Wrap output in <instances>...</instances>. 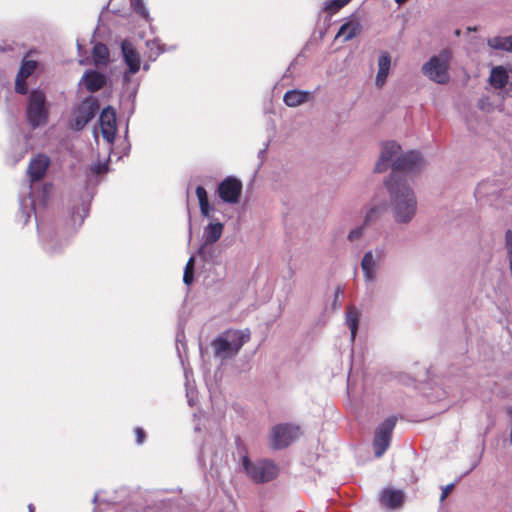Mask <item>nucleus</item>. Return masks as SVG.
Returning a JSON list of instances; mask_svg holds the SVG:
<instances>
[{"label":"nucleus","mask_w":512,"mask_h":512,"mask_svg":"<svg viewBox=\"0 0 512 512\" xmlns=\"http://www.w3.org/2000/svg\"><path fill=\"white\" fill-rule=\"evenodd\" d=\"M380 504L389 509H398L405 501L404 493L401 490L386 488L381 492Z\"/></svg>","instance_id":"16"},{"label":"nucleus","mask_w":512,"mask_h":512,"mask_svg":"<svg viewBox=\"0 0 512 512\" xmlns=\"http://www.w3.org/2000/svg\"><path fill=\"white\" fill-rule=\"evenodd\" d=\"M100 108L99 101L94 96H88L73 111V120L70 127L74 130H82L96 115Z\"/></svg>","instance_id":"6"},{"label":"nucleus","mask_w":512,"mask_h":512,"mask_svg":"<svg viewBox=\"0 0 512 512\" xmlns=\"http://www.w3.org/2000/svg\"><path fill=\"white\" fill-rule=\"evenodd\" d=\"M92 58L96 66H106L110 59L108 47L99 42L92 49Z\"/></svg>","instance_id":"21"},{"label":"nucleus","mask_w":512,"mask_h":512,"mask_svg":"<svg viewBox=\"0 0 512 512\" xmlns=\"http://www.w3.org/2000/svg\"><path fill=\"white\" fill-rule=\"evenodd\" d=\"M453 487H454V485L450 484L442 489L441 500H444L448 496V494L451 492Z\"/></svg>","instance_id":"35"},{"label":"nucleus","mask_w":512,"mask_h":512,"mask_svg":"<svg viewBox=\"0 0 512 512\" xmlns=\"http://www.w3.org/2000/svg\"><path fill=\"white\" fill-rule=\"evenodd\" d=\"M242 465L251 480L257 484L272 481L278 476L279 468L268 459L252 462L247 456L243 457Z\"/></svg>","instance_id":"5"},{"label":"nucleus","mask_w":512,"mask_h":512,"mask_svg":"<svg viewBox=\"0 0 512 512\" xmlns=\"http://www.w3.org/2000/svg\"><path fill=\"white\" fill-rule=\"evenodd\" d=\"M352 0H330L324 3V11L330 15L336 14L343 7L348 5Z\"/></svg>","instance_id":"26"},{"label":"nucleus","mask_w":512,"mask_h":512,"mask_svg":"<svg viewBox=\"0 0 512 512\" xmlns=\"http://www.w3.org/2000/svg\"><path fill=\"white\" fill-rule=\"evenodd\" d=\"M250 340V330H226L216 337L211 346L216 357L230 359L238 354L245 343Z\"/></svg>","instance_id":"2"},{"label":"nucleus","mask_w":512,"mask_h":512,"mask_svg":"<svg viewBox=\"0 0 512 512\" xmlns=\"http://www.w3.org/2000/svg\"><path fill=\"white\" fill-rule=\"evenodd\" d=\"M132 7L133 10L143 17L144 19H147L149 16L148 10L146 9L143 0H132Z\"/></svg>","instance_id":"30"},{"label":"nucleus","mask_w":512,"mask_h":512,"mask_svg":"<svg viewBox=\"0 0 512 512\" xmlns=\"http://www.w3.org/2000/svg\"><path fill=\"white\" fill-rule=\"evenodd\" d=\"M509 261H510V271H511V276H512V256L509 257Z\"/></svg>","instance_id":"38"},{"label":"nucleus","mask_w":512,"mask_h":512,"mask_svg":"<svg viewBox=\"0 0 512 512\" xmlns=\"http://www.w3.org/2000/svg\"><path fill=\"white\" fill-rule=\"evenodd\" d=\"M362 231H363V229L361 227L351 230L348 235V239L350 241H354V240L358 239L362 235Z\"/></svg>","instance_id":"34"},{"label":"nucleus","mask_w":512,"mask_h":512,"mask_svg":"<svg viewBox=\"0 0 512 512\" xmlns=\"http://www.w3.org/2000/svg\"><path fill=\"white\" fill-rule=\"evenodd\" d=\"M97 173L100 172V166H98V168L95 170Z\"/></svg>","instance_id":"40"},{"label":"nucleus","mask_w":512,"mask_h":512,"mask_svg":"<svg viewBox=\"0 0 512 512\" xmlns=\"http://www.w3.org/2000/svg\"><path fill=\"white\" fill-rule=\"evenodd\" d=\"M344 294V290L341 287H337L335 290V299H337L340 295Z\"/></svg>","instance_id":"36"},{"label":"nucleus","mask_w":512,"mask_h":512,"mask_svg":"<svg viewBox=\"0 0 512 512\" xmlns=\"http://www.w3.org/2000/svg\"><path fill=\"white\" fill-rule=\"evenodd\" d=\"M346 322L351 330V337L354 339L359 324V312L354 306H350L348 308L346 313Z\"/></svg>","instance_id":"25"},{"label":"nucleus","mask_w":512,"mask_h":512,"mask_svg":"<svg viewBox=\"0 0 512 512\" xmlns=\"http://www.w3.org/2000/svg\"><path fill=\"white\" fill-rule=\"evenodd\" d=\"M297 427L290 424H278L271 431V446L273 449H282L289 446L297 434Z\"/></svg>","instance_id":"9"},{"label":"nucleus","mask_w":512,"mask_h":512,"mask_svg":"<svg viewBox=\"0 0 512 512\" xmlns=\"http://www.w3.org/2000/svg\"><path fill=\"white\" fill-rule=\"evenodd\" d=\"M49 165L50 159L46 155L39 154L32 158L27 169L30 181L37 182L44 178Z\"/></svg>","instance_id":"11"},{"label":"nucleus","mask_w":512,"mask_h":512,"mask_svg":"<svg viewBox=\"0 0 512 512\" xmlns=\"http://www.w3.org/2000/svg\"><path fill=\"white\" fill-rule=\"evenodd\" d=\"M26 118L33 129L47 124L49 109L44 92L40 90L31 91L28 98Z\"/></svg>","instance_id":"3"},{"label":"nucleus","mask_w":512,"mask_h":512,"mask_svg":"<svg viewBox=\"0 0 512 512\" xmlns=\"http://www.w3.org/2000/svg\"><path fill=\"white\" fill-rule=\"evenodd\" d=\"M391 65V57L389 53L383 52L378 59V72L376 75L375 83L378 87H382L387 79L389 74V69Z\"/></svg>","instance_id":"17"},{"label":"nucleus","mask_w":512,"mask_h":512,"mask_svg":"<svg viewBox=\"0 0 512 512\" xmlns=\"http://www.w3.org/2000/svg\"><path fill=\"white\" fill-rule=\"evenodd\" d=\"M55 252V249L54 248H51V250L49 251V254L50 255H53V253Z\"/></svg>","instance_id":"39"},{"label":"nucleus","mask_w":512,"mask_h":512,"mask_svg":"<svg viewBox=\"0 0 512 512\" xmlns=\"http://www.w3.org/2000/svg\"><path fill=\"white\" fill-rule=\"evenodd\" d=\"M136 442L142 444L146 439V433L141 427L135 428Z\"/></svg>","instance_id":"33"},{"label":"nucleus","mask_w":512,"mask_h":512,"mask_svg":"<svg viewBox=\"0 0 512 512\" xmlns=\"http://www.w3.org/2000/svg\"><path fill=\"white\" fill-rule=\"evenodd\" d=\"M224 225L220 222L210 223L204 229V243L199 248L198 254L204 256L208 246L217 242L223 233Z\"/></svg>","instance_id":"14"},{"label":"nucleus","mask_w":512,"mask_h":512,"mask_svg":"<svg viewBox=\"0 0 512 512\" xmlns=\"http://www.w3.org/2000/svg\"><path fill=\"white\" fill-rule=\"evenodd\" d=\"M99 123L103 138L112 143L117 131L115 109L111 106L105 107L100 113Z\"/></svg>","instance_id":"10"},{"label":"nucleus","mask_w":512,"mask_h":512,"mask_svg":"<svg viewBox=\"0 0 512 512\" xmlns=\"http://www.w3.org/2000/svg\"><path fill=\"white\" fill-rule=\"evenodd\" d=\"M361 31L362 26L358 21H348L340 27L336 38H342L343 41H349L357 37Z\"/></svg>","instance_id":"18"},{"label":"nucleus","mask_w":512,"mask_h":512,"mask_svg":"<svg viewBox=\"0 0 512 512\" xmlns=\"http://www.w3.org/2000/svg\"><path fill=\"white\" fill-rule=\"evenodd\" d=\"M506 248L508 250V257L512 256V231L507 230L505 234Z\"/></svg>","instance_id":"32"},{"label":"nucleus","mask_w":512,"mask_h":512,"mask_svg":"<svg viewBox=\"0 0 512 512\" xmlns=\"http://www.w3.org/2000/svg\"><path fill=\"white\" fill-rule=\"evenodd\" d=\"M451 53L449 50H442L439 55L433 56L422 67V72L430 80L438 84H446L450 80Z\"/></svg>","instance_id":"4"},{"label":"nucleus","mask_w":512,"mask_h":512,"mask_svg":"<svg viewBox=\"0 0 512 512\" xmlns=\"http://www.w3.org/2000/svg\"><path fill=\"white\" fill-rule=\"evenodd\" d=\"M384 211H386V205L372 207L366 214L365 223L368 224L376 220Z\"/></svg>","instance_id":"29"},{"label":"nucleus","mask_w":512,"mask_h":512,"mask_svg":"<svg viewBox=\"0 0 512 512\" xmlns=\"http://www.w3.org/2000/svg\"><path fill=\"white\" fill-rule=\"evenodd\" d=\"M194 265L195 258L192 256L188 259L184 269L183 282L186 285H191L194 280Z\"/></svg>","instance_id":"28"},{"label":"nucleus","mask_w":512,"mask_h":512,"mask_svg":"<svg viewBox=\"0 0 512 512\" xmlns=\"http://www.w3.org/2000/svg\"><path fill=\"white\" fill-rule=\"evenodd\" d=\"M36 68H37V62L36 61H34V60H25V61H23V63L21 65L20 70H19L17 75H19L21 78L24 77L25 79H27L28 77H30L34 73Z\"/></svg>","instance_id":"27"},{"label":"nucleus","mask_w":512,"mask_h":512,"mask_svg":"<svg viewBox=\"0 0 512 512\" xmlns=\"http://www.w3.org/2000/svg\"><path fill=\"white\" fill-rule=\"evenodd\" d=\"M508 79L509 76L504 67L497 66L492 68L489 77V82L492 87H494L495 89H502L508 83Z\"/></svg>","instance_id":"19"},{"label":"nucleus","mask_w":512,"mask_h":512,"mask_svg":"<svg viewBox=\"0 0 512 512\" xmlns=\"http://www.w3.org/2000/svg\"><path fill=\"white\" fill-rule=\"evenodd\" d=\"M396 422L397 418L390 416L377 428L373 440L374 453L377 458L381 457L389 448Z\"/></svg>","instance_id":"7"},{"label":"nucleus","mask_w":512,"mask_h":512,"mask_svg":"<svg viewBox=\"0 0 512 512\" xmlns=\"http://www.w3.org/2000/svg\"><path fill=\"white\" fill-rule=\"evenodd\" d=\"M361 267L364 272L366 280H373L375 278L376 263L373 259L371 251L365 253L361 262Z\"/></svg>","instance_id":"22"},{"label":"nucleus","mask_w":512,"mask_h":512,"mask_svg":"<svg viewBox=\"0 0 512 512\" xmlns=\"http://www.w3.org/2000/svg\"><path fill=\"white\" fill-rule=\"evenodd\" d=\"M28 509H29V512H34L35 507H34V505H33V504H29V505H28Z\"/></svg>","instance_id":"37"},{"label":"nucleus","mask_w":512,"mask_h":512,"mask_svg":"<svg viewBox=\"0 0 512 512\" xmlns=\"http://www.w3.org/2000/svg\"><path fill=\"white\" fill-rule=\"evenodd\" d=\"M195 192H196V196L199 201L201 214L204 217H210V213H211L212 209H211V206L208 201V195H207L206 189L203 186H197Z\"/></svg>","instance_id":"23"},{"label":"nucleus","mask_w":512,"mask_h":512,"mask_svg":"<svg viewBox=\"0 0 512 512\" xmlns=\"http://www.w3.org/2000/svg\"><path fill=\"white\" fill-rule=\"evenodd\" d=\"M243 185L236 177L228 176L220 182L217 188L219 198L229 204H237L240 201Z\"/></svg>","instance_id":"8"},{"label":"nucleus","mask_w":512,"mask_h":512,"mask_svg":"<svg viewBox=\"0 0 512 512\" xmlns=\"http://www.w3.org/2000/svg\"><path fill=\"white\" fill-rule=\"evenodd\" d=\"M309 92L290 90L284 94L283 101L289 107H297L309 99Z\"/></svg>","instance_id":"20"},{"label":"nucleus","mask_w":512,"mask_h":512,"mask_svg":"<svg viewBox=\"0 0 512 512\" xmlns=\"http://www.w3.org/2000/svg\"><path fill=\"white\" fill-rule=\"evenodd\" d=\"M422 166L423 159L417 151H409L392 163V173L385 185L390 193L395 220L399 223L409 222L417 209L414 192L400 174L415 172Z\"/></svg>","instance_id":"1"},{"label":"nucleus","mask_w":512,"mask_h":512,"mask_svg":"<svg viewBox=\"0 0 512 512\" xmlns=\"http://www.w3.org/2000/svg\"><path fill=\"white\" fill-rule=\"evenodd\" d=\"M121 50L125 64L128 66L131 74H136L140 69V55L128 40H124L121 43Z\"/></svg>","instance_id":"13"},{"label":"nucleus","mask_w":512,"mask_h":512,"mask_svg":"<svg viewBox=\"0 0 512 512\" xmlns=\"http://www.w3.org/2000/svg\"><path fill=\"white\" fill-rule=\"evenodd\" d=\"M15 91L21 95H25L28 92L26 79L24 77L16 76Z\"/></svg>","instance_id":"31"},{"label":"nucleus","mask_w":512,"mask_h":512,"mask_svg":"<svg viewBox=\"0 0 512 512\" xmlns=\"http://www.w3.org/2000/svg\"><path fill=\"white\" fill-rule=\"evenodd\" d=\"M401 146L394 141H389L383 144L381 155L374 167V172L382 173L387 170L389 162L392 158L399 153Z\"/></svg>","instance_id":"12"},{"label":"nucleus","mask_w":512,"mask_h":512,"mask_svg":"<svg viewBox=\"0 0 512 512\" xmlns=\"http://www.w3.org/2000/svg\"><path fill=\"white\" fill-rule=\"evenodd\" d=\"M488 45L495 50L512 51V35L508 37L496 36L490 38Z\"/></svg>","instance_id":"24"},{"label":"nucleus","mask_w":512,"mask_h":512,"mask_svg":"<svg viewBox=\"0 0 512 512\" xmlns=\"http://www.w3.org/2000/svg\"><path fill=\"white\" fill-rule=\"evenodd\" d=\"M81 82L84 84L85 89L88 92L94 93L106 85L107 77L105 74L98 71L88 70L84 73Z\"/></svg>","instance_id":"15"}]
</instances>
